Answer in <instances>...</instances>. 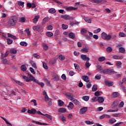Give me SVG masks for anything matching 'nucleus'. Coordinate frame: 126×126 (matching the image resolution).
I'll list each match as a JSON object with an SVG mask.
<instances>
[{"label":"nucleus","instance_id":"49","mask_svg":"<svg viewBox=\"0 0 126 126\" xmlns=\"http://www.w3.org/2000/svg\"><path fill=\"white\" fill-rule=\"evenodd\" d=\"M48 20H49V17H46L44 18L43 19L42 24H45L46 23V22H47V21H48Z\"/></svg>","mask_w":126,"mask_h":126},{"label":"nucleus","instance_id":"37","mask_svg":"<svg viewBox=\"0 0 126 126\" xmlns=\"http://www.w3.org/2000/svg\"><path fill=\"white\" fill-rule=\"evenodd\" d=\"M60 120L61 121H62V122H63V123H65V122H66V120L65 119V117H64V116H63V115H61L60 116Z\"/></svg>","mask_w":126,"mask_h":126},{"label":"nucleus","instance_id":"5","mask_svg":"<svg viewBox=\"0 0 126 126\" xmlns=\"http://www.w3.org/2000/svg\"><path fill=\"white\" fill-rule=\"evenodd\" d=\"M88 108L87 107H84L80 109L79 113L80 115H83V114H85L86 112H87Z\"/></svg>","mask_w":126,"mask_h":126},{"label":"nucleus","instance_id":"20","mask_svg":"<svg viewBox=\"0 0 126 126\" xmlns=\"http://www.w3.org/2000/svg\"><path fill=\"white\" fill-rule=\"evenodd\" d=\"M59 113H65L66 109L64 108H60L58 109Z\"/></svg>","mask_w":126,"mask_h":126},{"label":"nucleus","instance_id":"35","mask_svg":"<svg viewBox=\"0 0 126 126\" xmlns=\"http://www.w3.org/2000/svg\"><path fill=\"white\" fill-rule=\"evenodd\" d=\"M18 4L22 7H24V2H23L22 1H19L18 2Z\"/></svg>","mask_w":126,"mask_h":126},{"label":"nucleus","instance_id":"18","mask_svg":"<svg viewBox=\"0 0 126 126\" xmlns=\"http://www.w3.org/2000/svg\"><path fill=\"white\" fill-rule=\"evenodd\" d=\"M26 21V19H25V17H22L21 18H19V22H20L21 23H23Z\"/></svg>","mask_w":126,"mask_h":126},{"label":"nucleus","instance_id":"60","mask_svg":"<svg viewBox=\"0 0 126 126\" xmlns=\"http://www.w3.org/2000/svg\"><path fill=\"white\" fill-rule=\"evenodd\" d=\"M119 36L120 37H126V34L124 32H120Z\"/></svg>","mask_w":126,"mask_h":126},{"label":"nucleus","instance_id":"45","mask_svg":"<svg viewBox=\"0 0 126 126\" xmlns=\"http://www.w3.org/2000/svg\"><path fill=\"white\" fill-rule=\"evenodd\" d=\"M98 97L97 96H94L91 100V102H97L98 101Z\"/></svg>","mask_w":126,"mask_h":126},{"label":"nucleus","instance_id":"42","mask_svg":"<svg viewBox=\"0 0 126 126\" xmlns=\"http://www.w3.org/2000/svg\"><path fill=\"white\" fill-rule=\"evenodd\" d=\"M105 60H106V58L104 57H101L97 59V61H98V62H104V61H105Z\"/></svg>","mask_w":126,"mask_h":126},{"label":"nucleus","instance_id":"3","mask_svg":"<svg viewBox=\"0 0 126 126\" xmlns=\"http://www.w3.org/2000/svg\"><path fill=\"white\" fill-rule=\"evenodd\" d=\"M102 73L103 74H115L116 71L114 70V69H104L102 70Z\"/></svg>","mask_w":126,"mask_h":126},{"label":"nucleus","instance_id":"10","mask_svg":"<svg viewBox=\"0 0 126 126\" xmlns=\"http://www.w3.org/2000/svg\"><path fill=\"white\" fill-rule=\"evenodd\" d=\"M53 79L54 80V81H59L60 78L59 77V75H58V74H57V73H54L53 74Z\"/></svg>","mask_w":126,"mask_h":126},{"label":"nucleus","instance_id":"4","mask_svg":"<svg viewBox=\"0 0 126 126\" xmlns=\"http://www.w3.org/2000/svg\"><path fill=\"white\" fill-rule=\"evenodd\" d=\"M61 18L64 19V20H70V19L73 20V17H70L68 15H62Z\"/></svg>","mask_w":126,"mask_h":126},{"label":"nucleus","instance_id":"24","mask_svg":"<svg viewBox=\"0 0 126 126\" xmlns=\"http://www.w3.org/2000/svg\"><path fill=\"white\" fill-rule=\"evenodd\" d=\"M96 67H97V69L100 73H102V71L103 70V68L102 67V66H101L100 64H97L96 65Z\"/></svg>","mask_w":126,"mask_h":126},{"label":"nucleus","instance_id":"11","mask_svg":"<svg viewBox=\"0 0 126 126\" xmlns=\"http://www.w3.org/2000/svg\"><path fill=\"white\" fill-rule=\"evenodd\" d=\"M82 79L86 82H89V81H90V80H89V77L85 75L82 76Z\"/></svg>","mask_w":126,"mask_h":126},{"label":"nucleus","instance_id":"8","mask_svg":"<svg viewBox=\"0 0 126 126\" xmlns=\"http://www.w3.org/2000/svg\"><path fill=\"white\" fill-rule=\"evenodd\" d=\"M32 123H34V124H35L36 125H38L39 126H48V124L43 123L38 121H35L34 120H32Z\"/></svg>","mask_w":126,"mask_h":126},{"label":"nucleus","instance_id":"17","mask_svg":"<svg viewBox=\"0 0 126 126\" xmlns=\"http://www.w3.org/2000/svg\"><path fill=\"white\" fill-rule=\"evenodd\" d=\"M42 48L44 51H47L48 49H49V46L48 45L46 44L45 43H42Z\"/></svg>","mask_w":126,"mask_h":126},{"label":"nucleus","instance_id":"15","mask_svg":"<svg viewBox=\"0 0 126 126\" xmlns=\"http://www.w3.org/2000/svg\"><path fill=\"white\" fill-rule=\"evenodd\" d=\"M88 51H89V49L86 46L85 48H82L81 50L82 53H88Z\"/></svg>","mask_w":126,"mask_h":126},{"label":"nucleus","instance_id":"7","mask_svg":"<svg viewBox=\"0 0 126 126\" xmlns=\"http://www.w3.org/2000/svg\"><path fill=\"white\" fill-rule=\"evenodd\" d=\"M80 58L82 61H90V58H89V57H87V55H86L82 54Z\"/></svg>","mask_w":126,"mask_h":126},{"label":"nucleus","instance_id":"30","mask_svg":"<svg viewBox=\"0 0 126 126\" xmlns=\"http://www.w3.org/2000/svg\"><path fill=\"white\" fill-rule=\"evenodd\" d=\"M69 38H71V39H74L75 37V34L73 33V32H70L68 35Z\"/></svg>","mask_w":126,"mask_h":126},{"label":"nucleus","instance_id":"62","mask_svg":"<svg viewBox=\"0 0 126 126\" xmlns=\"http://www.w3.org/2000/svg\"><path fill=\"white\" fill-rule=\"evenodd\" d=\"M32 66L33 67V68H37V65H36V63L34 62L32 63Z\"/></svg>","mask_w":126,"mask_h":126},{"label":"nucleus","instance_id":"32","mask_svg":"<svg viewBox=\"0 0 126 126\" xmlns=\"http://www.w3.org/2000/svg\"><path fill=\"white\" fill-rule=\"evenodd\" d=\"M21 68L22 71H26V70H27V67H26V66L24 64L22 65Z\"/></svg>","mask_w":126,"mask_h":126},{"label":"nucleus","instance_id":"56","mask_svg":"<svg viewBox=\"0 0 126 126\" xmlns=\"http://www.w3.org/2000/svg\"><path fill=\"white\" fill-rule=\"evenodd\" d=\"M11 54H16L17 53V51L15 49H12L10 50Z\"/></svg>","mask_w":126,"mask_h":126},{"label":"nucleus","instance_id":"38","mask_svg":"<svg viewBox=\"0 0 126 126\" xmlns=\"http://www.w3.org/2000/svg\"><path fill=\"white\" fill-rule=\"evenodd\" d=\"M97 90H98V88L97 87V85H94L92 87V91H93L94 92H95V91H97Z\"/></svg>","mask_w":126,"mask_h":126},{"label":"nucleus","instance_id":"9","mask_svg":"<svg viewBox=\"0 0 126 126\" xmlns=\"http://www.w3.org/2000/svg\"><path fill=\"white\" fill-rule=\"evenodd\" d=\"M32 30L34 31H37L38 32H40L41 31V26L37 25L32 27Z\"/></svg>","mask_w":126,"mask_h":126},{"label":"nucleus","instance_id":"14","mask_svg":"<svg viewBox=\"0 0 126 126\" xmlns=\"http://www.w3.org/2000/svg\"><path fill=\"white\" fill-rule=\"evenodd\" d=\"M73 108H74V104L71 102H69V105H68V110H72Z\"/></svg>","mask_w":126,"mask_h":126},{"label":"nucleus","instance_id":"29","mask_svg":"<svg viewBox=\"0 0 126 126\" xmlns=\"http://www.w3.org/2000/svg\"><path fill=\"white\" fill-rule=\"evenodd\" d=\"M22 78L24 81H26V82H29V78H28V77L25 75H23Z\"/></svg>","mask_w":126,"mask_h":126},{"label":"nucleus","instance_id":"2","mask_svg":"<svg viewBox=\"0 0 126 126\" xmlns=\"http://www.w3.org/2000/svg\"><path fill=\"white\" fill-rule=\"evenodd\" d=\"M101 36L102 39L105 40V41H110L111 39H112V35L110 34H107V33L105 32H102L101 34Z\"/></svg>","mask_w":126,"mask_h":126},{"label":"nucleus","instance_id":"41","mask_svg":"<svg viewBox=\"0 0 126 126\" xmlns=\"http://www.w3.org/2000/svg\"><path fill=\"white\" fill-rule=\"evenodd\" d=\"M48 12H49V13H55L56 9H55V8H51L48 10Z\"/></svg>","mask_w":126,"mask_h":126},{"label":"nucleus","instance_id":"27","mask_svg":"<svg viewBox=\"0 0 126 126\" xmlns=\"http://www.w3.org/2000/svg\"><path fill=\"white\" fill-rule=\"evenodd\" d=\"M58 104L59 107H63V104L64 103H63V101H62V100H59L58 101Z\"/></svg>","mask_w":126,"mask_h":126},{"label":"nucleus","instance_id":"26","mask_svg":"<svg viewBox=\"0 0 126 126\" xmlns=\"http://www.w3.org/2000/svg\"><path fill=\"white\" fill-rule=\"evenodd\" d=\"M83 19L88 23H91V20L88 18L87 17L84 16Z\"/></svg>","mask_w":126,"mask_h":126},{"label":"nucleus","instance_id":"36","mask_svg":"<svg viewBox=\"0 0 126 126\" xmlns=\"http://www.w3.org/2000/svg\"><path fill=\"white\" fill-rule=\"evenodd\" d=\"M116 122H117V120H116V119L115 118H111L109 120V122L110 123V124H115V123H116Z\"/></svg>","mask_w":126,"mask_h":126},{"label":"nucleus","instance_id":"44","mask_svg":"<svg viewBox=\"0 0 126 126\" xmlns=\"http://www.w3.org/2000/svg\"><path fill=\"white\" fill-rule=\"evenodd\" d=\"M20 45L21 46H24V47H26V46H27L28 44L25 41H22L20 43Z\"/></svg>","mask_w":126,"mask_h":126},{"label":"nucleus","instance_id":"13","mask_svg":"<svg viewBox=\"0 0 126 126\" xmlns=\"http://www.w3.org/2000/svg\"><path fill=\"white\" fill-rule=\"evenodd\" d=\"M70 100L71 102H73L74 104H75V105H79L80 104L79 101L75 98H70Z\"/></svg>","mask_w":126,"mask_h":126},{"label":"nucleus","instance_id":"23","mask_svg":"<svg viewBox=\"0 0 126 126\" xmlns=\"http://www.w3.org/2000/svg\"><path fill=\"white\" fill-rule=\"evenodd\" d=\"M29 82H31V81H33L35 77L33 76L32 75L29 74Z\"/></svg>","mask_w":126,"mask_h":126},{"label":"nucleus","instance_id":"6","mask_svg":"<svg viewBox=\"0 0 126 126\" xmlns=\"http://www.w3.org/2000/svg\"><path fill=\"white\" fill-rule=\"evenodd\" d=\"M64 8L66 10H67V11H70V10H77V9H78V7H74L72 6H70V7L65 6L64 7Z\"/></svg>","mask_w":126,"mask_h":126},{"label":"nucleus","instance_id":"59","mask_svg":"<svg viewBox=\"0 0 126 126\" xmlns=\"http://www.w3.org/2000/svg\"><path fill=\"white\" fill-rule=\"evenodd\" d=\"M44 116H45V117H46V118H47L48 119H49L50 120H52L53 119L52 118V116H51V115H49L48 114H44Z\"/></svg>","mask_w":126,"mask_h":126},{"label":"nucleus","instance_id":"21","mask_svg":"<svg viewBox=\"0 0 126 126\" xmlns=\"http://www.w3.org/2000/svg\"><path fill=\"white\" fill-rule=\"evenodd\" d=\"M112 59H114V60H121V59H123V57L118 55H114L112 56Z\"/></svg>","mask_w":126,"mask_h":126},{"label":"nucleus","instance_id":"57","mask_svg":"<svg viewBox=\"0 0 126 126\" xmlns=\"http://www.w3.org/2000/svg\"><path fill=\"white\" fill-rule=\"evenodd\" d=\"M30 70L31 72H32V74H36V72H35V71H34V69H33V68L31 67L30 68Z\"/></svg>","mask_w":126,"mask_h":126},{"label":"nucleus","instance_id":"28","mask_svg":"<svg viewBox=\"0 0 126 126\" xmlns=\"http://www.w3.org/2000/svg\"><path fill=\"white\" fill-rule=\"evenodd\" d=\"M122 64H123V63L121 62L118 61L116 63V65L118 68H121L122 67Z\"/></svg>","mask_w":126,"mask_h":126},{"label":"nucleus","instance_id":"50","mask_svg":"<svg viewBox=\"0 0 126 126\" xmlns=\"http://www.w3.org/2000/svg\"><path fill=\"white\" fill-rule=\"evenodd\" d=\"M6 40L7 41V43L9 45H10V44H12V42H13V41L12 40V39H10V38H6Z\"/></svg>","mask_w":126,"mask_h":126},{"label":"nucleus","instance_id":"53","mask_svg":"<svg viewBox=\"0 0 126 126\" xmlns=\"http://www.w3.org/2000/svg\"><path fill=\"white\" fill-rule=\"evenodd\" d=\"M68 96L69 98H70V99H74L75 98V96H74V94H69Z\"/></svg>","mask_w":126,"mask_h":126},{"label":"nucleus","instance_id":"58","mask_svg":"<svg viewBox=\"0 0 126 126\" xmlns=\"http://www.w3.org/2000/svg\"><path fill=\"white\" fill-rule=\"evenodd\" d=\"M113 95L114 96L115 98H116V97H118L119 96V93L118 92H114L113 93Z\"/></svg>","mask_w":126,"mask_h":126},{"label":"nucleus","instance_id":"40","mask_svg":"<svg viewBox=\"0 0 126 126\" xmlns=\"http://www.w3.org/2000/svg\"><path fill=\"white\" fill-rule=\"evenodd\" d=\"M83 100H84V101H86V102H87V101L89 100V96H84L82 97Z\"/></svg>","mask_w":126,"mask_h":126},{"label":"nucleus","instance_id":"19","mask_svg":"<svg viewBox=\"0 0 126 126\" xmlns=\"http://www.w3.org/2000/svg\"><path fill=\"white\" fill-rule=\"evenodd\" d=\"M105 84L106 86H113V85H114V83H113V82L108 81H106Z\"/></svg>","mask_w":126,"mask_h":126},{"label":"nucleus","instance_id":"31","mask_svg":"<svg viewBox=\"0 0 126 126\" xmlns=\"http://www.w3.org/2000/svg\"><path fill=\"white\" fill-rule=\"evenodd\" d=\"M9 55V51H6L5 54H2L1 57L3 59V58H6Z\"/></svg>","mask_w":126,"mask_h":126},{"label":"nucleus","instance_id":"55","mask_svg":"<svg viewBox=\"0 0 126 126\" xmlns=\"http://www.w3.org/2000/svg\"><path fill=\"white\" fill-rule=\"evenodd\" d=\"M62 28L64 30H65L66 29H67V28H68V26L67 25L63 24L62 25Z\"/></svg>","mask_w":126,"mask_h":126},{"label":"nucleus","instance_id":"12","mask_svg":"<svg viewBox=\"0 0 126 126\" xmlns=\"http://www.w3.org/2000/svg\"><path fill=\"white\" fill-rule=\"evenodd\" d=\"M39 18H40V16L39 15H36L34 17V18L32 19L33 22L34 24H36V23L38 22V20H39Z\"/></svg>","mask_w":126,"mask_h":126},{"label":"nucleus","instance_id":"33","mask_svg":"<svg viewBox=\"0 0 126 126\" xmlns=\"http://www.w3.org/2000/svg\"><path fill=\"white\" fill-rule=\"evenodd\" d=\"M125 52H126V49H125L124 47H120L119 48V53L125 54Z\"/></svg>","mask_w":126,"mask_h":126},{"label":"nucleus","instance_id":"16","mask_svg":"<svg viewBox=\"0 0 126 126\" xmlns=\"http://www.w3.org/2000/svg\"><path fill=\"white\" fill-rule=\"evenodd\" d=\"M105 99L102 96H99L97 98V101L98 103H103Z\"/></svg>","mask_w":126,"mask_h":126},{"label":"nucleus","instance_id":"22","mask_svg":"<svg viewBox=\"0 0 126 126\" xmlns=\"http://www.w3.org/2000/svg\"><path fill=\"white\" fill-rule=\"evenodd\" d=\"M119 101L118 100H115L113 103L112 104V107H113L114 108H115V107H118V106H119Z\"/></svg>","mask_w":126,"mask_h":126},{"label":"nucleus","instance_id":"34","mask_svg":"<svg viewBox=\"0 0 126 126\" xmlns=\"http://www.w3.org/2000/svg\"><path fill=\"white\" fill-rule=\"evenodd\" d=\"M74 65L75 69H77V70H81L79 65H78L77 63H74Z\"/></svg>","mask_w":126,"mask_h":126},{"label":"nucleus","instance_id":"64","mask_svg":"<svg viewBox=\"0 0 126 126\" xmlns=\"http://www.w3.org/2000/svg\"><path fill=\"white\" fill-rule=\"evenodd\" d=\"M122 124H123V122L117 123L113 125V126H120V125H122Z\"/></svg>","mask_w":126,"mask_h":126},{"label":"nucleus","instance_id":"39","mask_svg":"<svg viewBox=\"0 0 126 126\" xmlns=\"http://www.w3.org/2000/svg\"><path fill=\"white\" fill-rule=\"evenodd\" d=\"M8 37H10V38H12V39H14V40H16V39H17L16 36L11 34V33H8Z\"/></svg>","mask_w":126,"mask_h":126},{"label":"nucleus","instance_id":"61","mask_svg":"<svg viewBox=\"0 0 126 126\" xmlns=\"http://www.w3.org/2000/svg\"><path fill=\"white\" fill-rule=\"evenodd\" d=\"M125 105V103L124 102V101H122L119 105V108H123V107H124V105Z\"/></svg>","mask_w":126,"mask_h":126},{"label":"nucleus","instance_id":"47","mask_svg":"<svg viewBox=\"0 0 126 126\" xmlns=\"http://www.w3.org/2000/svg\"><path fill=\"white\" fill-rule=\"evenodd\" d=\"M65 59V57H64V56L63 55H60L59 56V59L61 61H64V59Z\"/></svg>","mask_w":126,"mask_h":126},{"label":"nucleus","instance_id":"54","mask_svg":"<svg viewBox=\"0 0 126 126\" xmlns=\"http://www.w3.org/2000/svg\"><path fill=\"white\" fill-rule=\"evenodd\" d=\"M43 67L45 68V69H48V68H49L47 63H46L45 62H43Z\"/></svg>","mask_w":126,"mask_h":126},{"label":"nucleus","instance_id":"48","mask_svg":"<svg viewBox=\"0 0 126 126\" xmlns=\"http://www.w3.org/2000/svg\"><path fill=\"white\" fill-rule=\"evenodd\" d=\"M94 78L95 80H99L101 79V75L97 74L95 77Z\"/></svg>","mask_w":126,"mask_h":126},{"label":"nucleus","instance_id":"51","mask_svg":"<svg viewBox=\"0 0 126 126\" xmlns=\"http://www.w3.org/2000/svg\"><path fill=\"white\" fill-rule=\"evenodd\" d=\"M85 124H86L87 125H93V124H94V122H91L90 121H86Z\"/></svg>","mask_w":126,"mask_h":126},{"label":"nucleus","instance_id":"46","mask_svg":"<svg viewBox=\"0 0 126 126\" xmlns=\"http://www.w3.org/2000/svg\"><path fill=\"white\" fill-rule=\"evenodd\" d=\"M101 32V29L98 28L97 29L94 31V34H97V33H99V32Z\"/></svg>","mask_w":126,"mask_h":126},{"label":"nucleus","instance_id":"43","mask_svg":"<svg viewBox=\"0 0 126 126\" xmlns=\"http://www.w3.org/2000/svg\"><path fill=\"white\" fill-rule=\"evenodd\" d=\"M106 51L107 53H111V52H112L113 49H112V47H108L106 48Z\"/></svg>","mask_w":126,"mask_h":126},{"label":"nucleus","instance_id":"52","mask_svg":"<svg viewBox=\"0 0 126 126\" xmlns=\"http://www.w3.org/2000/svg\"><path fill=\"white\" fill-rule=\"evenodd\" d=\"M85 65L86 67H89L90 65H91V64L89 63V61L87 60V62H86Z\"/></svg>","mask_w":126,"mask_h":126},{"label":"nucleus","instance_id":"63","mask_svg":"<svg viewBox=\"0 0 126 126\" xmlns=\"http://www.w3.org/2000/svg\"><path fill=\"white\" fill-rule=\"evenodd\" d=\"M31 103H34V106H37V102L36 101L35 99H32L31 100Z\"/></svg>","mask_w":126,"mask_h":126},{"label":"nucleus","instance_id":"1","mask_svg":"<svg viewBox=\"0 0 126 126\" xmlns=\"http://www.w3.org/2000/svg\"><path fill=\"white\" fill-rule=\"evenodd\" d=\"M17 22V17L15 16H13L10 18L8 22V25H9V26H14Z\"/></svg>","mask_w":126,"mask_h":126},{"label":"nucleus","instance_id":"25","mask_svg":"<svg viewBox=\"0 0 126 126\" xmlns=\"http://www.w3.org/2000/svg\"><path fill=\"white\" fill-rule=\"evenodd\" d=\"M46 35L47 37H53V36H54V33L51 32H47L46 33Z\"/></svg>","mask_w":126,"mask_h":126}]
</instances>
